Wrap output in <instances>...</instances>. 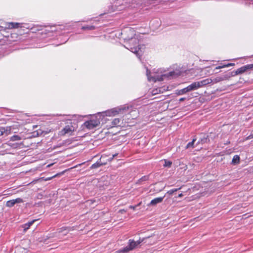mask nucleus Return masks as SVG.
Segmentation results:
<instances>
[{
  "instance_id": "1",
  "label": "nucleus",
  "mask_w": 253,
  "mask_h": 253,
  "mask_svg": "<svg viewBox=\"0 0 253 253\" xmlns=\"http://www.w3.org/2000/svg\"><path fill=\"white\" fill-rule=\"evenodd\" d=\"M112 113L114 115L123 114L124 120L126 123L127 126H128V124L131 123V121L136 119L139 115L137 109L132 106L115 108L112 110Z\"/></svg>"
},
{
  "instance_id": "2",
  "label": "nucleus",
  "mask_w": 253,
  "mask_h": 253,
  "mask_svg": "<svg viewBox=\"0 0 253 253\" xmlns=\"http://www.w3.org/2000/svg\"><path fill=\"white\" fill-rule=\"evenodd\" d=\"M64 134L72 135L78 127L76 120L64 119Z\"/></svg>"
},
{
  "instance_id": "3",
  "label": "nucleus",
  "mask_w": 253,
  "mask_h": 253,
  "mask_svg": "<svg viewBox=\"0 0 253 253\" xmlns=\"http://www.w3.org/2000/svg\"><path fill=\"white\" fill-rule=\"evenodd\" d=\"M99 119L96 117L92 118L90 120L84 123V126L88 129H91L97 126L100 124Z\"/></svg>"
},
{
  "instance_id": "4",
  "label": "nucleus",
  "mask_w": 253,
  "mask_h": 253,
  "mask_svg": "<svg viewBox=\"0 0 253 253\" xmlns=\"http://www.w3.org/2000/svg\"><path fill=\"white\" fill-rule=\"evenodd\" d=\"M140 242H135L133 240H129L128 241V245L124 248L122 251V253H127L130 251L134 249L137 245L139 244Z\"/></svg>"
},
{
  "instance_id": "5",
  "label": "nucleus",
  "mask_w": 253,
  "mask_h": 253,
  "mask_svg": "<svg viewBox=\"0 0 253 253\" xmlns=\"http://www.w3.org/2000/svg\"><path fill=\"white\" fill-rule=\"evenodd\" d=\"M113 126L125 127L127 126V124L124 120L123 116L122 118H116L112 122Z\"/></svg>"
},
{
  "instance_id": "6",
  "label": "nucleus",
  "mask_w": 253,
  "mask_h": 253,
  "mask_svg": "<svg viewBox=\"0 0 253 253\" xmlns=\"http://www.w3.org/2000/svg\"><path fill=\"white\" fill-rule=\"evenodd\" d=\"M253 69V64L246 65L238 68L235 72L234 75L242 74L248 70Z\"/></svg>"
},
{
  "instance_id": "7",
  "label": "nucleus",
  "mask_w": 253,
  "mask_h": 253,
  "mask_svg": "<svg viewBox=\"0 0 253 253\" xmlns=\"http://www.w3.org/2000/svg\"><path fill=\"white\" fill-rule=\"evenodd\" d=\"M117 155V154H113L112 157H109L108 158H107V156L105 154H104L101 156L99 161L101 166L105 165L107 164L108 162L111 161Z\"/></svg>"
},
{
  "instance_id": "8",
  "label": "nucleus",
  "mask_w": 253,
  "mask_h": 253,
  "mask_svg": "<svg viewBox=\"0 0 253 253\" xmlns=\"http://www.w3.org/2000/svg\"><path fill=\"white\" fill-rule=\"evenodd\" d=\"M12 126H7L6 127H0V136L5 134L6 135H9L11 133Z\"/></svg>"
},
{
  "instance_id": "9",
  "label": "nucleus",
  "mask_w": 253,
  "mask_h": 253,
  "mask_svg": "<svg viewBox=\"0 0 253 253\" xmlns=\"http://www.w3.org/2000/svg\"><path fill=\"white\" fill-rule=\"evenodd\" d=\"M229 76L228 75H224L223 77H217L215 78L214 79H212V83L216 84L218 82L223 81L224 80H228L229 79Z\"/></svg>"
},
{
  "instance_id": "10",
  "label": "nucleus",
  "mask_w": 253,
  "mask_h": 253,
  "mask_svg": "<svg viewBox=\"0 0 253 253\" xmlns=\"http://www.w3.org/2000/svg\"><path fill=\"white\" fill-rule=\"evenodd\" d=\"M187 87L189 91L196 90L199 88H200L199 84L198 82L193 83L192 84L187 86Z\"/></svg>"
},
{
  "instance_id": "11",
  "label": "nucleus",
  "mask_w": 253,
  "mask_h": 253,
  "mask_svg": "<svg viewBox=\"0 0 253 253\" xmlns=\"http://www.w3.org/2000/svg\"><path fill=\"white\" fill-rule=\"evenodd\" d=\"M198 82V83L199 84L200 87H203V86H204L205 85H206L207 84H208L212 83V81L211 79L208 78V79L203 80L202 81H199V82Z\"/></svg>"
},
{
  "instance_id": "12",
  "label": "nucleus",
  "mask_w": 253,
  "mask_h": 253,
  "mask_svg": "<svg viewBox=\"0 0 253 253\" xmlns=\"http://www.w3.org/2000/svg\"><path fill=\"white\" fill-rule=\"evenodd\" d=\"M22 24L16 22H9L7 23V27L9 29L18 28L22 27L21 26Z\"/></svg>"
},
{
  "instance_id": "13",
  "label": "nucleus",
  "mask_w": 253,
  "mask_h": 253,
  "mask_svg": "<svg viewBox=\"0 0 253 253\" xmlns=\"http://www.w3.org/2000/svg\"><path fill=\"white\" fill-rule=\"evenodd\" d=\"M164 198V197L156 198L151 200L150 205L155 206L158 203H160L163 201Z\"/></svg>"
},
{
  "instance_id": "14",
  "label": "nucleus",
  "mask_w": 253,
  "mask_h": 253,
  "mask_svg": "<svg viewBox=\"0 0 253 253\" xmlns=\"http://www.w3.org/2000/svg\"><path fill=\"white\" fill-rule=\"evenodd\" d=\"M27 250L21 246H17L15 248V253H27Z\"/></svg>"
},
{
  "instance_id": "15",
  "label": "nucleus",
  "mask_w": 253,
  "mask_h": 253,
  "mask_svg": "<svg viewBox=\"0 0 253 253\" xmlns=\"http://www.w3.org/2000/svg\"><path fill=\"white\" fill-rule=\"evenodd\" d=\"M148 179H149L148 176H147V175L143 176L137 180V181L136 182V184H138V185L142 184L143 182L147 181L148 180Z\"/></svg>"
},
{
  "instance_id": "16",
  "label": "nucleus",
  "mask_w": 253,
  "mask_h": 253,
  "mask_svg": "<svg viewBox=\"0 0 253 253\" xmlns=\"http://www.w3.org/2000/svg\"><path fill=\"white\" fill-rule=\"evenodd\" d=\"M240 157L238 155H235L232 160V163L233 164H238L240 163Z\"/></svg>"
},
{
  "instance_id": "17",
  "label": "nucleus",
  "mask_w": 253,
  "mask_h": 253,
  "mask_svg": "<svg viewBox=\"0 0 253 253\" xmlns=\"http://www.w3.org/2000/svg\"><path fill=\"white\" fill-rule=\"evenodd\" d=\"M37 220H33L32 221H29L28 223L24 225V230L28 229L33 224V223Z\"/></svg>"
},
{
  "instance_id": "18",
  "label": "nucleus",
  "mask_w": 253,
  "mask_h": 253,
  "mask_svg": "<svg viewBox=\"0 0 253 253\" xmlns=\"http://www.w3.org/2000/svg\"><path fill=\"white\" fill-rule=\"evenodd\" d=\"M84 30H93L95 29V27L93 25H85L82 27Z\"/></svg>"
},
{
  "instance_id": "19",
  "label": "nucleus",
  "mask_w": 253,
  "mask_h": 253,
  "mask_svg": "<svg viewBox=\"0 0 253 253\" xmlns=\"http://www.w3.org/2000/svg\"><path fill=\"white\" fill-rule=\"evenodd\" d=\"M189 92L188 89H187V87H185L182 89H180V90H179L176 93V94L178 95H182V94H185L186 93V92Z\"/></svg>"
},
{
  "instance_id": "20",
  "label": "nucleus",
  "mask_w": 253,
  "mask_h": 253,
  "mask_svg": "<svg viewBox=\"0 0 253 253\" xmlns=\"http://www.w3.org/2000/svg\"><path fill=\"white\" fill-rule=\"evenodd\" d=\"M130 50L134 53H137L139 52V50L140 49V48L139 45L133 47H130Z\"/></svg>"
},
{
  "instance_id": "21",
  "label": "nucleus",
  "mask_w": 253,
  "mask_h": 253,
  "mask_svg": "<svg viewBox=\"0 0 253 253\" xmlns=\"http://www.w3.org/2000/svg\"><path fill=\"white\" fill-rule=\"evenodd\" d=\"M21 139V138L18 135H13L10 138V140L12 141H18Z\"/></svg>"
},
{
  "instance_id": "22",
  "label": "nucleus",
  "mask_w": 253,
  "mask_h": 253,
  "mask_svg": "<svg viewBox=\"0 0 253 253\" xmlns=\"http://www.w3.org/2000/svg\"><path fill=\"white\" fill-rule=\"evenodd\" d=\"M14 205H15V203H14L13 199L9 200L8 201H7L6 203V206L7 207H10V208L14 206Z\"/></svg>"
},
{
  "instance_id": "23",
  "label": "nucleus",
  "mask_w": 253,
  "mask_h": 253,
  "mask_svg": "<svg viewBox=\"0 0 253 253\" xmlns=\"http://www.w3.org/2000/svg\"><path fill=\"white\" fill-rule=\"evenodd\" d=\"M101 166V165L99 162V161H97L94 164H92L90 167L91 169H96Z\"/></svg>"
},
{
  "instance_id": "24",
  "label": "nucleus",
  "mask_w": 253,
  "mask_h": 253,
  "mask_svg": "<svg viewBox=\"0 0 253 253\" xmlns=\"http://www.w3.org/2000/svg\"><path fill=\"white\" fill-rule=\"evenodd\" d=\"M196 141V139H193L191 142H189L187 145L186 148H189L190 147L193 148L194 147V144L195 141Z\"/></svg>"
},
{
  "instance_id": "25",
  "label": "nucleus",
  "mask_w": 253,
  "mask_h": 253,
  "mask_svg": "<svg viewBox=\"0 0 253 253\" xmlns=\"http://www.w3.org/2000/svg\"><path fill=\"white\" fill-rule=\"evenodd\" d=\"M233 65H234V63H228V64H227L226 65H223L222 66H219L218 67H216L215 68V69H220V68L227 67H229V66H233Z\"/></svg>"
},
{
  "instance_id": "26",
  "label": "nucleus",
  "mask_w": 253,
  "mask_h": 253,
  "mask_svg": "<svg viewBox=\"0 0 253 253\" xmlns=\"http://www.w3.org/2000/svg\"><path fill=\"white\" fill-rule=\"evenodd\" d=\"M171 165H172L171 162L165 160V164L164 165V167H171Z\"/></svg>"
},
{
  "instance_id": "27",
  "label": "nucleus",
  "mask_w": 253,
  "mask_h": 253,
  "mask_svg": "<svg viewBox=\"0 0 253 253\" xmlns=\"http://www.w3.org/2000/svg\"><path fill=\"white\" fill-rule=\"evenodd\" d=\"M15 204L17 203H21L23 202V200L22 199L20 198H18L15 199H13Z\"/></svg>"
},
{
  "instance_id": "28",
  "label": "nucleus",
  "mask_w": 253,
  "mask_h": 253,
  "mask_svg": "<svg viewBox=\"0 0 253 253\" xmlns=\"http://www.w3.org/2000/svg\"><path fill=\"white\" fill-rule=\"evenodd\" d=\"M174 74V72H169L168 74L164 75L163 76L165 77H169V76H172Z\"/></svg>"
},
{
  "instance_id": "29",
  "label": "nucleus",
  "mask_w": 253,
  "mask_h": 253,
  "mask_svg": "<svg viewBox=\"0 0 253 253\" xmlns=\"http://www.w3.org/2000/svg\"><path fill=\"white\" fill-rule=\"evenodd\" d=\"M141 203V202L139 203L138 205L136 206H130L129 208L131 209H132L133 210H135L137 206L140 205Z\"/></svg>"
},
{
  "instance_id": "30",
  "label": "nucleus",
  "mask_w": 253,
  "mask_h": 253,
  "mask_svg": "<svg viewBox=\"0 0 253 253\" xmlns=\"http://www.w3.org/2000/svg\"><path fill=\"white\" fill-rule=\"evenodd\" d=\"M158 91H159V92H160V89H154V90H153V91H152V93H153V94H157V93H158Z\"/></svg>"
},
{
  "instance_id": "31",
  "label": "nucleus",
  "mask_w": 253,
  "mask_h": 253,
  "mask_svg": "<svg viewBox=\"0 0 253 253\" xmlns=\"http://www.w3.org/2000/svg\"><path fill=\"white\" fill-rule=\"evenodd\" d=\"M253 138V133L250 134V135H249L248 136H247L246 138V140H249V139H252Z\"/></svg>"
},
{
  "instance_id": "32",
  "label": "nucleus",
  "mask_w": 253,
  "mask_h": 253,
  "mask_svg": "<svg viewBox=\"0 0 253 253\" xmlns=\"http://www.w3.org/2000/svg\"><path fill=\"white\" fill-rule=\"evenodd\" d=\"M173 191L172 190V189L170 190H169L167 194H169V195H172L173 193Z\"/></svg>"
},
{
  "instance_id": "33",
  "label": "nucleus",
  "mask_w": 253,
  "mask_h": 253,
  "mask_svg": "<svg viewBox=\"0 0 253 253\" xmlns=\"http://www.w3.org/2000/svg\"><path fill=\"white\" fill-rule=\"evenodd\" d=\"M181 188V187H179L178 188L172 189V190L173 191V192H176L178 190H180Z\"/></svg>"
},
{
  "instance_id": "34",
  "label": "nucleus",
  "mask_w": 253,
  "mask_h": 253,
  "mask_svg": "<svg viewBox=\"0 0 253 253\" xmlns=\"http://www.w3.org/2000/svg\"><path fill=\"white\" fill-rule=\"evenodd\" d=\"M126 211L125 210H120L119 211V212L121 213H123L124 212H126Z\"/></svg>"
},
{
  "instance_id": "35",
  "label": "nucleus",
  "mask_w": 253,
  "mask_h": 253,
  "mask_svg": "<svg viewBox=\"0 0 253 253\" xmlns=\"http://www.w3.org/2000/svg\"><path fill=\"white\" fill-rule=\"evenodd\" d=\"M185 100V98H184V97H182V98H180L179 100L180 102H181V101H184Z\"/></svg>"
},
{
  "instance_id": "36",
  "label": "nucleus",
  "mask_w": 253,
  "mask_h": 253,
  "mask_svg": "<svg viewBox=\"0 0 253 253\" xmlns=\"http://www.w3.org/2000/svg\"><path fill=\"white\" fill-rule=\"evenodd\" d=\"M42 131L41 130H40V132H37L38 135H39L40 134H42Z\"/></svg>"
},
{
  "instance_id": "37",
  "label": "nucleus",
  "mask_w": 253,
  "mask_h": 253,
  "mask_svg": "<svg viewBox=\"0 0 253 253\" xmlns=\"http://www.w3.org/2000/svg\"><path fill=\"white\" fill-rule=\"evenodd\" d=\"M183 196V195L182 193H180V194H178V197L179 198H181V197H182Z\"/></svg>"
},
{
  "instance_id": "38",
  "label": "nucleus",
  "mask_w": 253,
  "mask_h": 253,
  "mask_svg": "<svg viewBox=\"0 0 253 253\" xmlns=\"http://www.w3.org/2000/svg\"><path fill=\"white\" fill-rule=\"evenodd\" d=\"M133 42H135L136 43H137V40H136V39H135L134 40H133Z\"/></svg>"
}]
</instances>
